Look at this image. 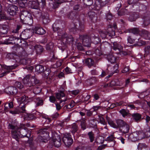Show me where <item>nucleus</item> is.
<instances>
[{
    "mask_svg": "<svg viewBox=\"0 0 150 150\" xmlns=\"http://www.w3.org/2000/svg\"><path fill=\"white\" fill-rule=\"evenodd\" d=\"M35 71L38 73H42L44 71V66L40 64L37 65L35 67Z\"/></svg>",
    "mask_w": 150,
    "mask_h": 150,
    "instance_id": "a18cd8bd",
    "label": "nucleus"
},
{
    "mask_svg": "<svg viewBox=\"0 0 150 150\" xmlns=\"http://www.w3.org/2000/svg\"><path fill=\"white\" fill-rule=\"evenodd\" d=\"M38 15L37 16L42 17V22L44 24H46L50 21V20L49 18V14L47 13H45L43 15L41 11H38Z\"/></svg>",
    "mask_w": 150,
    "mask_h": 150,
    "instance_id": "a211bd4d",
    "label": "nucleus"
},
{
    "mask_svg": "<svg viewBox=\"0 0 150 150\" xmlns=\"http://www.w3.org/2000/svg\"><path fill=\"white\" fill-rule=\"evenodd\" d=\"M129 125L126 123L124 125H123L120 129L123 133L125 134L129 132Z\"/></svg>",
    "mask_w": 150,
    "mask_h": 150,
    "instance_id": "ea45409f",
    "label": "nucleus"
},
{
    "mask_svg": "<svg viewBox=\"0 0 150 150\" xmlns=\"http://www.w3.org/2000/svg\"><path fill=\"white\" fill-rule=\"evenodd\" d=\"M115 137H114V135L111 134L106 138V140L108 142H113V144H112L113 146L115 145L116 142L115 141Z\"/></svg>",
    "mask_w": 150,
    "mask_h": 150,
    "instance_id": "603ef678",
    "label": "nucleus"
},
{
    "mask_svg": "<svg viewBox=\"0 0 150 150\" xmlns=\"http://www.w3.org/2000/svg\"><path fill=\"white\" fill-rule=\"evenodd\" d=\"M83 3L86 6L91 5L93 3V0H83ZM93 6L96 10H100L101 8L108 5L110 0H94Z\"/></svg>",
    "mask_w": 150,
    "mask_h": 150,
    "instance_id": "7ed1b4c3",
    "label": "nucleus"
},
{
    "mask_svg": "<svg viewBox=\"0 0 150 150\" xmlns=\"http://www.w3.org/2000/svg\"><path fill=\"white\" fill-rule=\"evenodd\" d=\"M34 47L35 52L37 55L41 54L44 52L43 47L40 45H36Z\"/></svg>",
    "mask_w": 150,
    "mask_h": 150,
    "instance_id": "a878e982",
    "label": "nucleus"
},
{
    "mask_svg": "<svg viewBox=\"0 0 150 150\" xmlns=\"http://www.w3.org/2000/svg\"><path fill=\"white\" fill-rule=\"evenodd\" d=\"M50 54L49 60L52 62H54L57 59V57L55 56L54 52L50 53Z\"/></svg>",
    "mask_w": 150,
    "mask_h": 150,
    "instance_id": "5fc2aeb1",
    "label": "nucleus"
},
{
    "mask_svg": "<svg viewBox=\"0 0 150 150\" xmlns=\"http://www.w3.org/2000/svg\"><path fill=\"white\" fill-rule=\"evenodd\" d=\"M11 132L12 138L15 139L17 141H19V138H21L19 128L15 130H11Z\"/></svg>",
    "mask_w": 150,
    "mask_h": 150,
    "instance_id": "aec40b11",
    "label": "nucleus"
},
{
    "mask_svg": "<svg viewBox=\"0 0 150 150\" xmlns=\"http://www.w3.org/2000/svg\"><path fill=\"white\" fill-rule=\"evenodd\" d=\"M139 14L138 12H133L131 13L129 17V20L130 21H135L139 18Z\"/></svg>",
    "mask_w": 150,
    "mask_h": 150,
    "instance_id": "7c9ffc66",
    "label": "nucleus"
},
{
    "mask_svg": "<svg viewBox=\"0 0 150 150\" xmlns=\"http://www.w3.org/2000/svg\"><path fill=\"white\" fill-rule=\"evenodd\" d=\"M108 124L112 127L115 128H121L123 125L125 124L126 122L121 119H117L116 120V123H115L111 119L108 117H106Z\"/></svg>",
    "mask_w": 150,
    "mask_h": 150,
    "instance_id": "423d86ee",
    "label": "nucleus"
},
{
    "mask_svg": "<svg viewBox=\"0 0 150 150\" xmlns=\"http://www.w3.org/2000/svg\"><path fill=\"white\" fill-rule=\"evenodd\" d=\"M126 10L124 9H122L118 11L117 13L119 16H122L124 15L126 13Z\"/></svg>",
    "mask_w": 150,
    "mask_h": 150,
    "instance_id": "774afa93",
    "label": "nucleus"
},
{
    "mask_svg": "<svg viewBox=\"0 0 150 150\" xmlns=\"http://www.w3.org/2000/svg\"><path fill=\"white\" fill-rule=\"evenodd\" d=\"M82 9V6L80 4H76L73 7V9L75 11H80Z\"/></svg>",
    "mask_w": 150,
    "mask_h": 150,
    "instance_id": "e2e57ef3",
    "label": "nucleus"
},
{
    "mask_svg": "<svg viewBox=\"0 0 150 150\" xmlns=\"http://www.w3.org/2000/svg\"><path fill=\"white\" fill-rule=\"evenodd\" d=\"M81 16H80L78 20L79 25L75 24H74V26L71 28L70 31L74 34L78 33L80 31H83L84 28L83 22H81Z\"/></svg>",
    "mask_w": 150,
    "mask_h": 150,
    "instance_id": "6e6552de",
    "label": "nucleus"
},
{
    "mask_svg": "<svg viewBox=\"0 0 150 150\" xmlns=\"http://www.w3.org/2000/svg\"><path fill=\"white\" fill-rule=\"evenodd\" d=\"M80 38L82 39V42L84 46L89 47L91 46V38L89 35H80Z\"/></svg>",
    "mask_w": 150,
    "mask_h": 150,
    "instance_id": "4468645a",
    "label": "nucleus"
},
{
    "mask_svg": "<svg viewBox=\"0 0 150 150\" xmlns=\"http://www.w3.org/2000/svg\"><path fill=\"white\" fill-rule=\"evenodd\" d=\"M37 116L36 113H28L25 116V118L28 120H32L36 119Z\"/></svg>",
    "mask_w": 150,
    "mask_h": 150,
    "instance_id": "473e14b6",
    "label": "nucleus"
},
{
    "mask_svg": "<svg viewBox=\"0 0 150 150\" xmlns=\"http://www.w3.org/2000/svg\"><path fill=\"white\" fill-rule=\"evenodd\" d=\"M108 33V35L109 36H113L115 35V31L114 28H109L107 30H106Z\"/></svg>",
    "mask_w": 150,
    "mask_h": 150,
    "instance_id": "8fccbe9b",
    "label": "nucleus"
},
{
    "mask_svg": "<svg viewBox=\"0 0 150 150\" xmlns=\"http://www.w3.org/2000/svg\"><path fill=\"white\" fill-rule=\"evenodd\" d=\"M19 131L21 138L26 137L29 138L30 137L31 133V130L25 127L24 125L23 124V126L19 127Z\"/></svg>",
    "mask_w": 150,
    "mask_h": 150,
    "instance_id": "9d476101",
    "label": "nucleus"
},
{
    "mask_svg": "<svg viewBox=\"0 0 150 150\" xmlns=\"http://www.w3.org/2000/svg\"><path fill=\"white\" fill-rule=\"evenodd\" d=\"M88 135L90 142H92L94 140V134L92 131L89 132L88 133Z\"/></svg>",
    "mask_w": 150,
    "mask_h": 150,
    "instance_id": "052dcab7",
    "label": "nucleus"
},
{
    "mask_svg": "<svg viewBox=\"0 0 150 150\" xmlns=\"http://www.w3.org/2000/svg\"><path fill=\"white\" fill-rule=\"evenodd\" d=\"M23 104V105L22 107H18L10 110L9 111V112L14 115L16 114H21V113L23 112L22 111H25V108L26 104Z\"/></svg>",
    "mask_w": 150,
    "mask_h": 150,
    "instance_id": "f3484780",
    "label": "nucleus"
},
{
    "mask_svg": "<svg viewBox=\"0 0 150 150\" xmlns=\"http://www.w3.org/2000/svg\"><path fill=\"white\" fill-rule=\"evenodd\" d=\"M140 34L143 38L146 40L150 39V33L146 30L143 29L141 30Z\"/></svg>",
    "mask_w": 150,
    "mask_h": 150,
    "instance_id": "4be33fe9",
    "label": "nucleus"
},
{
    "mask_svg": "<svg viewBox=\"0 0 150 150\" xmlns=\"http://www.w3.org/2000/svg\"><path fill=\"white\" fill-rule=\"evenodd\" d=\"M99 121L101 124L104 125H106L107 124V122L105 121V119L102 116H99Z\"/></svg>",
    "mask_w": 150,
    "mask_h": 150,
    "instance_id": "338daca9",
    "label": "nucleus"
},
{
    "mask_svg": "<svg viewBox=\"0 0 150 150\" xmlns=\"http://www.w3.org/2000/svg\"><path fill=\"white\" fill-rule=\"evenodd\" d=\"M125 32V33H131L134 35H137L140 33V31L139 28H133L126 30Z\"/></svg>",
    "mask_w": 150,
    "mask_h": 150,
    "instance_id": "2f4dec72",
    "label": "nucleus"
},
{
    "mask_svg": "<svg viewBox=\"0 0 150 150\" xmlns=\"http://www.w3.org/2000/svg\"><path fill=\"white\" fill-rule=\"evenodd\" d=\"M21 22L23 24L28 25H31L33 23V17H26L24 18L22 20H21Z\"/></svg>",
    "mask_w": 150,
    "mask_h": 150,
    "instance_id": "5701e85b",
    "label": "nucleus"
},
{
    "mask_svg": "<svg viewBox=\"0 0 150 150\" xmlns=\"http://www.w3.org/2000/svg\"><path fill=\"white\" fill-rule=\"evenodd\" d=\"M107 59L111 63H114L116 62L117 58L112 54H108L107 55Z\"/></svg>",
    "mask_w": 150,
    "mask_h": 150,
    "instance_id": "4c0bfd02",
    "label": "nucleus"
},
{
    "mask_svg": "<svg viewBox=\"0 0 150 150\" xmlns=\"http://www.w3.org/2000/svg\"><path fill=\"white\" fill-rule=\"evenodd\" d=\"M33 34L32 32L30 29H26L24 30L21 33L20 36L23 39L27 40L30 38Z\"/></svg>",
    "mask_w": 150,
    "mask_h": 150,
    "instance_id": "dca6fc26",
    "label": "nucleus"
},
{
    "mask_svg": "<svg viewBox=\"0 0 150 150\" xmlns=\"http://www.w3.org/2000/svg\"><path fill=\"white\" fill-rule=\"evenodd\" d=\"M28 13L27 11L25 10H23L22 11L21 14L20 16V19L21 20H22L24 18H25L26 17H28L27 15L28 14Z\"/></svg>",
    "mask_w": 150,
    "mask_h": 150,
    "instance_id": "bf43d9fd",
    "label": "nucleus"
},
{
    "mask_svg": "<svg viewBox=\"0 0 150 150\" xmlns=\"http://www.w3.org/2000/svg\"><path fill=\"white\" fill-rule=\"evenodd\" d=\"M40 81L37 79L35 76L27 75L23 79V82L26 87H30L34 86L39 83Z\"/></svg>",
    "mask_w": 150,
    "mask_h": 150,
    "instance_id": "20e7f679",
    "label": "nucleus"
},
{
    "mask_svg": "<svg viewBox=\"0 0 150 150\" xmlns=\"http://www.w3.org/2000/svg\"><path fill=\"white\" fill-rule=\"evenodd\" d=\"M20 7L22 8H25L27 5V0H18L17 2Z\"/></svg>",
    "mask_w": 150,
    "mask_h": 150,
    "instance_id": "37998d69",
    "label": "nucleus"
},
{
    "mask_svg": "<svg viewBox=\"0 0 150 150\" xmlns=\"http://www.w3.org/2000/svg\"><path fill=\"white\" fill-rule=\"evenodd\" d=\"M7 104L8 105V107L10 109L13 108L14 106L13 103V102L11 101L8 103H7L6 104H5L4 106V109L5 110H7L8 109L7 107L6 106V105Z\"/></svg>",
    "mask_w": 150,
    "mask_h": 150,
    "instance_id": "0e129e2a",
    "label": "nucleus"
},
{
    "mask_svg": "<svg viewBox=\"0 0 150 150\" xmlns=\"http://www.w3.org/2000/svg\"><path fill=\"white\" fill-rule=\"evenodd\" d=\"M98 91L92 95V96L94 100H97L100 98V93H99V86L98 87Z\"/></svg>",
    "mask_w": 150,
    "mask_h": 150,
    "instance_id": "680f3d73",
    "label": "nucleus"
},
{
    "mask_svg": "<svg viewBox=\"0 0 150 150\" xmlns=\"http://www.w3.org/2000/svg\"><path fill=\"white\" fill-rule=\"evenodd\" d=\"M132 116V118L136 122L140 120L142 118L141 115L137 113L133 114Z\"/></svg>",
    "mask_w": 150,
    "mask_h": 150,
    "instance_id": "09e8293b",
    "label": "nucleus"
},
{
    "mask_svg": "<svg viewBox=\"0 0 150 150\" xmlns=\"http://www.w3.org/2000/svg\"><path fill=\"white\" fill-rule=\"evenodd\" d=\"M85 64L89 68H90L94 66V62L93 59L88 58L86 59Z\"/></svg>",
    "mask_w": 150,
    "mask_h": 150,
    "instance_id": "58836bf2",
    "label": "nucleus"
},
{
    "mask_svg": "<svg viewBox=\"0 0 150 150\" xmlns=\"http://www.w3.org/2000/svg\"><path fill=\"white\" fill-rule=\"evenodd\" d=\"M80 125L81 127V129L83 130L86 129L87 127V124L85 120H82L81 122Z\"/></svg>",
    "mask_w": 150,
    "mask_h": 150,
    "instance_id": "4d7b16f0",
    "label": "nucleus"
},
{
    "mask_svg": "<svg viewBox=\"0 0 150 150\" xmlns=\"http://www.w3.org/2000/svg\"><path fill=\"white\" fill-rule=\"evenodd\" d=\"M8 128L11 130H15L19 128L17 126V123L15 121H12L8 123Z\"/></svg>",
    "mask_w": 150,
    "mask_h": 150,
    "instance_id": "c9c22d12",
    "label": "nucleus"
},
{
    "mask_svg": "<svg viewBox=\"0 0 150 150\" xmlns=\"http://www.w3.org/2000/svg\"><path fill=\"white\" fill-rule=\"evenodd\" d=\"M36 1H31V8L33 9H37L38 11L36 12V13L38 14V11H40L39 9L40 7H42L45 5L46 2L44 0H36Z\"/></svg>",
    "mask_w": 150,
    "mask_h": 150,
    "instance_id": "0eeeda50",
    "label": "nucleus"
},
{
    "mask_svg": "<svg viewBox=\"0 0 150 150\" xmlns=\"http://www.w3.org/2000/svg\"><path fill=\"white\" fill-rule=\"evenodd\" d=\"M122 48V47L120 45L118 44L115 42L113 43V46L112 49L115 51H117V52H113V53L116 54L118 53L121 52Z\"/></svg>",
    "mask_w": 150,
    "mask_h": 150,
    "instance_id": "c756f323",
    "label": "nucleus"
},
{
    "mask_svg": "<svg viewBox=\"0 0 150 150\" xmlns=\"http://www.w3.org/2000/svg\"><path fill=\"white\" fill-rule=\"evenodd\" d=\"M52 139L54 146L57 147H59L61 144V139L60 136L57 134L52 137Z\"/></svg>",
    "mask_w": 150,
    "mask_h": 150,
    "instance_id": "6ab92c4d",
    "label": "nucleus"
},
{
    "mask_svg": "<svg viewBox=\"0 0 150 150\" xmlns=\"http://www.w3.org/2000/svg\"><path fill=\"white\" fill-rule=\"evenodd\" d=\"M5 91L9 95L19 97L18 100L20 102V105L22 103L27 104L31 100V99L26 96L23 92L18 91L17 88L14 86H9L5 89Z\"/></svg>",
    "mask_w": 150,
    "mask_h": 150,
    "instance_id": "f03ea898",
    "label": "nucleus"
},
{
    "mask_svg": "<svg viewBox=\"0 0 150 150\" xmlns=\"http://www.w3.org/2000/svg\"><path fill=\"white\" fill-rule=\"evenodd\" d=\"M35 99L36 106H41L43 105L44 100L41 98L37 97Z\"/></svg>",
    "mask_w": 150,
    "mask_h": 150,
    "instance_id": "49530a36",
    "label": "nucleus"
},
{
    "mask_svg": "<svg viewBox=\"0 0 150 150\" xmlns=\"http://www.w3.org/2000/svg\"><path fill=\"white\" fill-rule=\"evenodd\" d=\"M119 112L123 117H125L129 114V111L128 110H127L124 109H122L120 110Z\"/></svg>",
    "mask_w": 150,
    "mask_h": 150,
    "instance_id": "13d9d810",
    "label": "nucleus"
},
{
    "mask_svg": "<svg viewBox=\"0 0 150 150\" xmlns=\"http://www.w3.org/2000/svg\"><path fill=\"white\" fill-rule=\"evenodd\" d=\"M88 15L90 20L92 22L95 23L97 21V17L94 12L90 11L88 12Z\"/></svg>",
    "mask_w": 150,
    "mask_h": 150,
    "instance_id": "393cba45",
    "label": "nucleus"
},
{
    "mask_svg": "<svg viewBox=\"0 0 150 150\" xmlns=\"http://www.w3.org/2000/svg\"><path fill=\"white\" fill-rule=\"evenodd\" d=\"M77 49L80 51H83L84 50V48L81 44L80 42L77 43L76 45Z\"/></svg>",
    "mask_w": 150,
    "mask_h": 150,
    "instance_id": "69168bd1",
    "label": "nucleus"
},
{
    "mask_svg": "<svg viewBox=\"0 0 150 150\" xmlns=\"http://www.w3.org/2000/svg\"><path fill=\"white\" fill-rule=\"evenodd\" d=\"M52 28L54 31L57 32L58 35L61 34L62 29L63 27L62 25V22L60 20H57L55 21L52 25Z\"/></svg>",
    "mask_w": 150,
    "mask_h": 150,
    "instance_id": "9b49d317",
    "label": "nucleus"
},
{
    "mask_svg": "<svg viewBox=\"0 0 150 150\" xmlns=\"http://www.w3.org/2000/svg\"><path fill=\"white\" fill-rule=\"evenodd\" d=\"M97 121L95 119L90 120L89 122V124L90 127L96 128L97 127Z\"/></svg>",
    "mask_w": 150,
    "mask_h": 150,
    "instance_id": "3c124183",
    "label": "nucleus"
},
{
    "mask_svg": "<svg viewBox=\"0 0 150 150\" xmlns=\"http://www.w3.org/2000/svg\"><path fill=\"white\" fill-rule=\"evenodd\" d=\"M14 86L16 88H18L20 89H22L25 86L24 85H23L21 82L18 81L15 82L14 84Z\"/></svg>",
    "mask_w": 150,
    "mask_h": 150,
    "instance_id": "6e6d98bb",
    "label": "nucleus"
},
{
    "mask_svg": "<svg viewBox=\"0 0 150 150\" xmlns=\"http://www.w3.org/2000/svg\"><path fill=\"white\" fill-rule=\"evenodd\" d=\"M62 140L67 147H69L71 146L73 142L71 135L69 133H66L64 135Z\"/></svg>",
    "mask_w": 150,
    "mask_h": 150,
    "instance_id": "ddd939ff",
    "label": "nucleus"
},
{
    "mask_svg": "<svg viewBox=\"0 0 150 150\" xmlns=\"http://www.w3.org/2000/svg\"><path fill=\"white\" fill-rule=\"evenodd\" d=\"M16 38L13 36H10L8 39H7L4 41L2 44L5 45L13 44V41L16 40Z\"/></svg>",
    "mask_w": 150,
    "mask_h": 150,
    "instance_id": "e433bc0d",
    "label": "nucleus"
},
{
    "mask_svg": "<svg viewBox=\"0 0 150 150\" xmlns=\"http://www.w3.org/2000/svg\"><path fill=\"white\" fill-rule=\"evenodd\" d=\"M33 31L35 33L40 35H43L46 33L45 30L40 26H35Z\"/></svg>",
    "mask_w": 150,
    "mask_h": 150,
    "instance_id": "bb28decb",
    "label": "nucleus"
},
{
    "mask_svg": "<svg viewBox=\"0 0 150 150\" xmlns=\"http://www.w3.org/2000/svg\"><path fill=\"white\" fill-rule=\"evenodd\" d=\"M38 134L39 135L35 142H33L32 140L29 139L28 140V142L29 144L30 150H36L38 144L41 146L48 141L49 137V133L48 132L40 129Z\"/></svg>",
    "mask_w": 150,
    "mask_h": 150,
    "instance_id": "f257e3e1",
    "label": "nucleus"
},
{
    "mask_svg": "<svg viewBox=\"0 0 150 150\" xmlns=\"http://www.w3.org/2000/svg\"><path fill=\"white\" fill-rule=\"evenodd\" d=\"M90 37L91 38V40L92 41V43L96 45L100 42V39L97 36H96L93 34H91L90 35Z\"/></svg>",
    "mask_w": 150,
    "mask_h": 150,
    "instance_id": "f704fd0d",
    "label": "nucleus"
},
{
    "mask_svg": "<svg viewBox=\"0 0 150 150\" xmlns=\"http://www.w3.org/2000/svg\"><path fill=\"white\" fill-rule=\"evenodd\" d=\"M18 66V65L16 64L10 66L0 64V78L7 74L11 71Z\"/></svg>",
    "mask_w": 150,
    "mask_h": 150,
    "instance_id": "39448f33",
    "label": "nucleus"
},
{
    "mask_svg": "<svg viewBox=\"0 0 150 150\" xmlns=\"http://www.w3.org/2000/svg\"><path fill=\"white\" fill-rule=\"evenodd\" d=\"M19 62L21 64L23 65H26L29 64L31 63V60L30 58H25L21 59Z\"/></svg>",
    "mask_w": 150,
    "mask_h": 150,
    "instance_id": "de8ad7c7",
    "label": "nucleus"
},
{
    "mask_svg": "<svg viewBox=\"0 0 150 150\" xmlns=\"http://www.w3.org/2000/svg\"><path fill=\"white\" fill-rule=\"evenodd\" d=\"M63 38H65V39L66 40V42L67 43H69L73 42L74 41V38L71 35H68L67 33H66L64 34L63 35Z\"/></svg>",
    "mask_w": 150,
    "mask_h": 150,
    "instance_id": "79ce46f5",
    "label": "nucleus"
},
{
    "mask_svg": "<svg viewBox=\"0 0 150 150\" xmlns=\"http://www.w3.org/2000/svg\"><path fill=\"white\" fill-rule=\"evenodd\" d=\"M140 2L139 1L132 5L130 8L132 10L136 11L137 12H139L140 11Z\"/></svg>",
    "mask_w": 150,
    "mask_h": 150,
    "instance_id": "cd10ccee",
    "label": "nucleus"
},
{
    "mask_svg": "<svg viewBox=\"0 0 150 150\" xmlns=\"http://www.w3.org/2000/svg\"><path fill=\"white\" fill-rule=\"evenodd\" d=\"M99 33L102 39H105L107 38V36L108 35L106 30H101L99 32Z\"/></svg>",
    "mask_w": 150,
    "mask_h": 150,
    "instance_id": "864d4df0",
    "label": "nucleus"
},
{
    "mask_svg": "<svg viewBox=\"0 0 150 150\" xmlns=\"http://www.w3.org/2000/svg\"><path fill=\"white\" fill-rule=\"evenodd\" d=\"M65 96V94L64 93V90H59L58 92L55 93V97L58 100H60L61 98L64 97Z\"/></svg>",
    "mask_w": 150,
    "mask_h": 150,
    "instance_id": "a19ab883",
    "label": "nucleus"
},
{
    "mask_svg": "<svg viewBox=\"0 0 150 150\" xmlns=\"http://www.w3.org/2000/svg\"><path fill=\"white\" fill-rule=\"evenodd\" d=\"M119 66L118 64L117 63L114 66L111 65L108 67V69H110V71L112 72L105 78L104 81L105 82H107L111 80L113 75L114 73H117L119 72V70L118 69Z\"/></svg>",
    "mask_w": 150,
    "mask_h": 150,
    "instance_id": "1a4fd4ad",
    "label": "nucleus"
},
{
    "mask_svg": "<svg viewBox=\"0 0 150 150\" xmlns=\"http://www.w3.org/2000/svg\"><path fill=\"white\" fill-rule=\"evenodd\" d=\"M137 40L138 41H136V42H137L136 45L138 46H141L146 44L150 45V41H149L146 42L142 40L139 39H138ZM144 51L145 53L144 57H145L146 56H147L149 54H150V45L145 46Z\"/></svg>",
    "mask_w": 150,
    "mask_h": 150,
    "instance_id": "f8f14e48",
    "label": "nucleus"
},
{
    "mask_svg": "<svg viewBox=\"0 0 150 150\" xmlns=\"http://www.w3.org/2000/svg\"><path fill=\"white\" fill-rule=\"evenodd\" d=\"M54 44L52 42H50L46 44V49L48 52L50 53L54 52Z\"/></svg>",
    "mask_w": 150,
    "mask_h": 150,
    "instance_id": "72a5a7b5",
    "label": "nucleus"
},
{
    "mask_svg": "<svg viewBox=\"0 0 150 150\" xmlns=\"http://www.w3.org/2000/svg\"><path fill=\"white\" fill-rule=\"evenodd\" d=\"M8 26L6 25L0 24V36L6 34L8 32Z\"/></svg>",
    "mask_w": 150,
    "mask_h": 150,
    "instance_id": "b1692460",
    "label": "nucleus"
},
{
    "mask_svg": "<svg viewBox=\"0 0 150 150\" xmlns=\"http://www.w3.org/2000/svg\"><path fill=\"white\" fill-rule=\"evenodd\" d=\"M98 80L96 77H92L87 79L86 81V83L87 86H92Z\"/></svg>",
    "mask_w": 150,
    "mask_h": 150,
    "instance_id": "c85d7f7f",
    "label": "nucleus"
},
{
    "mask_svg": "<svg viewBox=\"0 0 150 150\" xmlns=\"http://www.w3.org/2000/svg\"><path fill=\"white\" fill-rule=\"evenodd\" d=\"M18 10L17 6L15 5H8L6 12L10 15L13 16L16 14Z\"/></svg>",
    "mask_w": 150,
    "mask_h": 150,
    "instance_id": "2eb2a0df",
    "label": "nucleus"
},
{
    "mask_svg": "<svg viewBox=\"0 0 150 150\" xmlns=\"http://www.w3.org/2000/svg\"><path fill=\"white\" fill-rule=\"evenodd\" d=\"M64 2V0H57L54 2L52 4V8L54 9L58 8L62 3Z\"/></svg>",
    "mask_w": 150,
    "mask_h": 150,
    "instance_id": "c03bdc74",
    "label": "nucleus"
},
{
    "mask_svg": "<svg viewBox=\"0 0 150 150\" xmlns=\"http://www.w3.org/2000/svg\"><path fill=\"white\" fill-rule=\"evenodd\" d=\"M147 15L146 16V14L144 17V22L143 26L144 27H146L148 25L150 24V12L149 11H147L146 13Z\"/></svg>",
    "mask_w": 150,
    "mask_h": 150,
    "instance_id": "412c9836",
    "label": "nucleus"
}]
</instances>
